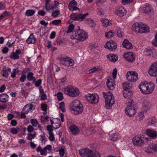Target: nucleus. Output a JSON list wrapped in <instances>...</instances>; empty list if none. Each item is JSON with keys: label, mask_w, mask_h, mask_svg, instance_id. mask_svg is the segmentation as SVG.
Returning <instances> with one entry per match:
<instances>
[{"label": "nucleus", "mask_w": 157, "mask_h": 157, "mask_svg": "<svg viewBox=\"0 0 157 157\" xmlns=\"http://www.w3.org/2000/svg\"><path fill=\"white\" fill-rule=\"evenodd\" d=\"M57 96L59 101H61L63 98V94L61 92H58L57 94Z\"/></svg>", "instance_id": "5fc2aeb1"}, {"label": "nucleus", "mask_w": 157, "mask_h": 157, "mask_svg": "<svg viewBox=\"0 0 157 157\" xmlns=\"http://www.w3.org/2000/svg\"><path fill=\"white\" fill-rule=\"evenodd\" d=\"M50 0H45V8L47 11L53 10L55 8V6L50 2Z\"/></svg>", "instance_id": "6ab92c4d"}, {"label": "nucleus", "mask_w": 157, "mask_h": 157, "mask_svg": "<svg viewBox=\"0 0 157 157\" xmlns=\"http://www.w3.org/2000/svg\"><path fill=\"white\" fill-rule=\"evenodd\" d=\"M101 22L102 26L107 27L111 25L112 21L107 19L103 18L101 20Z\"/></svg>", "instance_id": "cd10ccee"}, {"label": "nucleus", "mask_w": 157, "mask_h": 157, "mask_svg": "<svg viewBox=\"0 0 157 157\" xmlns=\"http://www.w3.org/2000/svg\"><path fill=\"white\" fill-rule=\"evenodd\" d=\"M107 86L109 90H113L115 88V84L110 80V78H109L106 82Z\"/></svg>", "instance_id": "b1692460"}, {"label": "nucleus", "mask_w": 157, "mask_h": 157, "mask_svg": "<svg viewBox=\"0 0 157 157\" xmlns=\"http://www.w3.org/2000/svg\"><path fill=\"white\" fill-rule=\"evenodd\" d=\"M138 117L140 120H142L144 117V112H140L138 114Z\"/></svg>", "instance_id": "0e129e2a"}, {"label": "nucleus", "mask_w": 157, "mask_h": 157, "mask_svg": "<svg viewBox=\"0 0 157 157\" xmlns=\"http://www.w3.org/2000/svg\"><path fill=\"white\" fill-rule=\"evenodd\" d=\"M88 25L91 27H94L95 24L94 21L90 18H88L86 19Z\"/></svg>", "instance_id": "4c0bfd02"}, {"label": "nucleus", "mask_w": 157, "mask_h": 157, "mask_svg": "<svg viewBox=\"0 0 157 157\" xmlns=\"http://www.w3.org/2000/svg\"><path fill=\"white\" fill-rule=\"evenodd\" d=\"M35 13V11L33 10H26L25 14L29 16L33 15Z\"/></svg>", "instance_id": "79ce46f5"}, {"label": "nucleus", "mask_w": 157, "mask_h": 157, "mask_svg": "<svg viewBox=\"0 0 157 157\" xmlns=\"http://www.w3.org/2000/svg\"><path fill=\"white\" fill-rule=\"evenodd\" d=\"M77 5V3L76 2L75 0H72L69 4L68 8L71 11L79 10V8L76 7Z\"/></svg>", "instance_id": "f3484780"}, {"label": "nucleus", "mask_w": 157, "mask_h": 157, "mask_svg": "<svg viewBox=\"0 0 157 157\" xmlns=\"http://www.w3.org/2000/svg\"><path fill=\"white\" fill-rule=\"evenodd\" d=\"M33 73L32 72H29L27 74V79L29 81L35 82L36 80L35 77H33Z\"/></svg>", "instance_id": "72a5a7b5"}, {"label": "nucleus", "mask_w": 157, "mask_h": 157, "mask_svg": "<svg viewBox=\"0 0 157 157\" xmlns=\"http://www.w3.org/2000/svg\"><path fill=\"white\" fill-rule=\"evenodd\" d=\"M126 78L128 81L135 82L138 79V74L135 71H128L126 74Z\"/></svg>", "instance_id": "f8f14e48"}, {"label": "nucleus", "mask_w": 157, "mask_h": 157, "mask_svg": "<svg viewBox=\"0 0 157 157\" xmlns=\"http://www.w3.org/2000/svg\"><path fill=\"white\" fill-rule=\"evenodd\" d=\"M144 54L145 55L152 57H155V55L154 54L152 50L147 49L144 52Z\"/></svg>", "instance_id": "2f4dec72"}, {"label": "nucleus", "mask_w": 157, "mask_h": 157, "mask_svg": "<svg viewBox=\"0 0 157 157\" xmlns=\"http://www.w3.org/2000/svg\"><path fill=\"white\" fill-rule=\"evenodd\" d=\"M10 58L14 59H17L19 58V56L17 54L13 52L12 55L10 56Z\"/></svg>", "instance_id": "864d4df0"}, {"label": "nucleus", "mask_w": 157, "mask_h": 157, "mask_svg": "<svg viewBox=\"0 0 157 157\" xmlns=\"http://www.w3.org/2000/svg\"><path fill=\"white\" fill-rule=\"evenodd\" d=\"M65 107L64 103L63 101H62L59 103V109H61L63 112H64L65 111Z\"/></svg>", "instance_id": "de8ad7c7"}, {"label": "nucleus", "mask_w": 157, "mask_h": 157, "mask_svg": "<svg viewBox=\"0 0 157 157\" xmlns=\"http://www.w3.org/2000/svg\"><path fill=\"white\" fill-rule=\"evenodd\" d=\"M115 14L119 17H123L126 14V11L122 7H117L115 11Z\"/></svg>", "instance_id": "dca6fc26"}, {"label": "nucleus", "mask_w": 157, "mask_h": 157, "mask_svg": "<svg viewBox=\"0 0 157 157\" xmlns=\"http://www.w3.org/2000/svg\"><path fill=\"white\" fill-rule=\"evenodd\" d=\"M20 130L19 128L16 127L15 128H13L10 129L11 132L13 134H17L19 131Z\"/></svg>", "instance_id": "c03bdc74"}, {"label": "nucleus", "mask_w": 157, "mask_h": 157, "mask_svg": "<svg viewBox=\"0 0 157 157\" xmlns=\"http://www.w3.org/2000/svg\"><path fill=\"white\" fill-rule=\"evenodd\" d=\"M27 129L28 132L29 133H30L33 132L34 129L33 127V126L31 125H29L28 126Z\"/></svg>", "instance_id": "680f3d73"}, {"label": "nucleus", "mask_w": 157, "mask_h": 157, "mask_svg": "<svg viewBox=\"0 0 157 157\" xmlns=\"http://www.w3.org/2000/svg\"><path fill=\"white\" fill-rule=\"evenodd\" d=\"M132 29L135 32L140 33H146L150 32L148 26L142 23H136L132 26Z\"/></svg>", "instance_id": "7ed1b4c3"}, {"label": "nucleus", "mask_w": 157, "mask_h": 157, "mask_svg": "<svg viewBox=\"0 0 157 157\" xmlns=\"http://www.w3.org/2000/svg\"><path fill=\"white\" fill-rule=\"evenodd\" d=\"M105 47L108 48L111 51H115L117 49V45L115 42L111 40L106 43Z\"/></svg>", "instance_id": "2eb2a0df"}, {"label": "nucleus", "mask_w": 157, "mask_h": 157, "mask_svg": "<svg viewBox=\"0 0 157 157\" xmlns=\"http://www.w3.org/2000/svg\"><path fill=\"white\" fill-rule=\"evenodd\" d=\"M83 108L82 104L78 100H75L72 102L71 108L72 113L77 115L81 113L83 111Z\"/></svg>", "instance_id": "423d86ee"}, {"label": "nucleus", "mask_w": 157, "mask_h": 157, "mask_svg": "<svg viewBox=\"0 0 157 157\" xmlns=\"http://www.w3.org/2000/svg\"><path fill=\"white\" fill-rule=\"evenodd\" d=\"M30 123L32 125V126L35 127H37L40 130H41V126L39 124L37 120L35 119H32L30 120Z\"/></svg>", "instance_id": "412c9836"}, {"label": "nucleus", "mask_w": 157, "mask_h": 157, "mask_svg": "<svg viewBox=\"0 0 157 157\" xmlns=\"http://www.w3.org/2000/svg\"><path fill=\"white\" fill-rule=\"evenodd\" d=\"M69 128L71 133L74 135L78 134L80 131L79 129L76 126L74 125L70 126Z\"/></svg>", "instance_id": "4be33fe9"}, {"label": "nucleus", "mask_w": 157, "mask_h": 157, "mask_svg": "<svg viewBox=\"0 0 157 157\" xmlns=\"http://www.w3.org/2000/svg\"><path fill=\"white\" fill-rule=\"evenodd\" d=\"M149 75L151 76H157V63L152 64L148 71Z\"/></svg>", "instance_id": "ddd939ff"}, {"label": "nucleus", "mask_w": 157, "mask_h": 157, "mask_svg": "<svg viewBox=\"0 0 157 157\" xmlns=\"http://www.w3.org/2000/svg\"><path fill=\"white\" fill-rule=\"evenodd\" d=\"M56 124H52V127L55 129L59 128L61 125L60 121V122L56 123Z\"/></svg>", "instance_id": "6e6d98bb"}, {"label": "nucleus", "mask_w": 157, "mask_h": 157, "mask_svg": "<svg viewBox=\"0 0 157 157\" xmlns=\"http://www.w3.org/2000/svg\"><path fill=\"white\" fill-rule=\"evenodd\" d=\"M123 33L120 29H118L117 32V35L119 37H122L123 36Z\"/></svg>", "instance_id": "e2e57ef3"}, {"label": "nucleus", "mask_w": 157, "mask_h": 157, "mask_svg": "<svg viewBox=\"0 0 157 157\" xmlns=\"http://www.w3.org/2000/svg\"><path fill=\"white\" fill-rule=\"evenodd\" d=\"M85 98L87 101L91 104H97L99 101V96L96 93L87 94L85 96Z\"/></svg>", "instance_id": "6e6552de"}, {"label": "nucleus", "mask_w": 157, "mask_h": 157, "mask_svg": "<svg viewBox=\"0 0 157 157\" xmlns=\"http://www.w3.org/2000/svg\"><path fill=\"white\" fill-rule=\"evenodd\" d=\"M50 121L52 125L55 124V123H59L60 121V120L58 118H54L53 120H50Z\"/></svg>", "instance_id": "bf43d9fd"}, {"label": "nucleus", "mask_w": 157, "mask_h": 157, "mask_svg": "<svg viewBox=\"0 0 157 157\" xmlns=\"http://www.w3.org/2000/svg\"><path fill=\"white\" fill-rule=\"evenodd\" d=\"M61 22L60 19H56L52 21V23L54 25H58Z\"/></svg>", "instance_id": "8fccbe9b"}, {"label": "nucleus", "mask_w": 157, "mask_h": 157, "mask_svg": "<svg viewBox=\"0 0 157 157\" xmlns=\"http://www.w3.org/2000/svg\"><path fill=\"white\" fill-rule=\"evenodd\" d=\"M33 83H35V85L36 87H38L40 86V85L42 83V80L41 79H39L37 81L35 82H33Z\"/></svg>", "instance_id": "3c124183"}, {"label": "nucleus", "mask_w": 157, "mask_h": 157, "mask_svg": "<svg viewBox=\"0 0 157 157\" xmlns=\"http://www.w3.org/2000/svg\"><path fill=\"white\" fill-rule=\"evenodd\" d=\"M122 86L124 90H128V89H130L132 87V84L129 83L127 82L123 83Z\"/></svg>", "instance_id": "c9c22d12"}, {"label": "nucleus", "mask_w": 157, "mask_h": 157, "mask_svg": "<svg viewBox=\"0 0 157 157\" xmlns=\"http://www.w3.org/2000/svg\"><path fill=\"white\" fill-rule=\"evenodd\" d=\"M88 15V13H86L85 14H78L76 15V20L82 21L86 18V16Z\"/></svg>", "instance_id": "f704fd0d"}, {"label": "nucleus", "mask_w": 157, "mask_h": 157, "mask_svg": "<svg viewBox=\"0 0 157 157\" xmlns=\"http://www.w3.org/2000/svg\"><path fill=\"white\" fill-rule=\"evenodd\" d=\"M63 90L65 94L71 97H77L80 94L79 90L72 85H69L64 88Z\"/></svg>", "instance_id": "f03ea898"}, {"label": "nucleus", "mask_w": 157, "mask_h": 157, "mask_svg": "<svg viewBox=\"0 0 157 157\" xmlns=\"http://www.w3.org/2000/svg\"><path fill=\"white\" fill-rule=\"evenodd\" d=\"M34 109L33 106L31 104H28L25 105L22 108V110L25 113H28L29 112H32V110Z\"/></svg>", "instance_id": "a211bd4d"}, {"label": "nucleus", "mask_w": 157, "mask_h": 157, "mask_svg": "<svg viewBox=\"0 0 157 157\" xmlns=\"http://www.w3.org/2000/svg\"><path fill=\"white\" fill-rule=\"evenodd\" d=\"M88 33L82 29H79L75 33L71 36L70 38L72 40L76 39L80 41H84L88 37Z\"/></svg>", "instance_id": "20e7f679"}, {"label": "nucleus", "mask_w": 157, "mask_h": 157, "mask_svg": "<svg viewBox=\"0 0 157 157\" xmlns=\"http://www.w3.org/2000/svg\"><path fill=\"white\" fill-rule=\"evenodd\" d=\"M102 94L105 99L106 108L107 109H110L112 105L115 102L112 93L111 92L109 91L108 93L103 92Z\"/></svg>", "instance_id": "39448f33"}, {"label": "nucleus", "mask_w": 157, "mask_h": 157, "mask_svg": "<svg viewBox=\"0 0 157 157\" xmlns=\"http://www.w3.org/2000/svg\"><path fill=\"white\" fill-rule=\"evenodd\" d=\"M40 153L41 155H45L46 156L47 154V151L45 149V148H43L42 149V150H41V152H40Z\"/></svg>", "instance_id": "774afa93"}, {"label": "nucleus", "mask_w": 157, "mask_h": 157, "mask_svg": "<svg viewBox=\"0 0 157 157\" xmlns=\"http://www.w3.org/2000/svg\"><path fill=\"white\" fill-rule=\"evenodd\" d=\"M65 147H63L61 149H59V152L60 157H63L65 154Z\"/></svg>", "instance_id": "a18cd8bd"}, {"label": "nucleus", "mask_w": 157, "mask_h": 157, "mask_svg": "<svg viewBox=\"0 0 157 157\" xmlns=\"http://www.w3.org/2000/svg\"><path fill=\"white\" fill-rule=\"evenodd\" d=\"M101 69V66H96L90 69L89 71V72L90 74L99 71Z\"/></svg>", "instance_id": "473e14b6"}, {"label": "nucleus", "mask_w": 157, "mask_h": 157, "mask_svg": "<svg viewBox=\"0 0 157 157\" xmlns=\"http://www.w3.org/2000/svg\"><path fill=\"white\" fill-rule=\"evenodd\" d=\"M26 41L27 43L29 44H34L36 41V38L33 34H31Z\"/></svg>", "instance_id": "c756f323"}, {"label": "nucleus", "mask_w": 157, "mask_h": 157, "mask_svg": "<svg viewBox=\"0 0 157 157\" xmlns=\"http://www.w3.org/2000/svg\"><path fill=\"white\" fill-rule=\"evenodd\" d=\"M59 63L66 66H72L74 64L73 59L68 57H61L59 58Z\"/></svg>", "instance_id": "9b49d317"}, {"label": "nucleus", "mask_w": 157, "mask_h": 157, "mask_svg": "<svg viewBox=\"0 0 157 157\" xmlns=\"http://www.w3.org/2000/svg\"><path fill=\"white\" fill-rule=\"evenodd\" d=\"M153 144L151 145L149 147H148L145 148L144 151L145 152L148 153H152V150H153L152 147L153 146Z\"/></svg>", "instance_id": "37998d69"}, {"label": "nucleus", "mask_w": 157, "mask_h": 157, "mask_svg": "<svg viewBox=\"0 0 157 157\" xmlns=\"http://www.w3.org/2000/svg\"><path fill=\"white\" fill-rule=\"evenodd\" d=\"M26 79V75L25 74L22 75L20 78V80L21 82H24Z\"/></svg>", "instance_id": "4d7b16f0"}, {"label": "nucleus", "mask_w": 157, "mask_h": 157, "mask_svg": "<svg viewBox=\"0 0 157 157\" xmlns=\"http://www.w3.org/2000/svg\"><path fill=\"white\" fill-rule=\"evenodd\" d=\"M107 57L109 59L113 62H115L118 59V56L116 55H113L112 54H108L107 56Z\"/></svg>", "instance_id": "c85d7f7f"}, {"label": "nucleus", "mask_w": 157, "mask_h": 157, "mask_svg": "<svg viewBox=\"0 0 157 157\" xmlns=\"http://www.w3.org/2000/svg\"><path fill=\"white\" fill-rule=\"evenodd\" d=\"M117 73V70L115 68L113 69V77L114 79H115L116 77V75Z\"/></svg>", "instance_id": "338daca9"}, {"label": "nucleus", "mask_w": 157, "mask_h": 157, "mask_svg": "<svg viewBox=\"0 0 157 157\" xmlns=\"http://www.w3.org/2000/svg\"><path fill=\"white\" fill-rule=\"evenodd\" d=\"M74 26L73 25L71 24L68 27L67 33H68L72 32L74 30Z\"/></svg>", "instance_id": "09e8293b"}, {"label": "nucleus", "mask_w": 157, "mask_h": 157, "mask_svg": "<svg viewBox=\"0 0 157 157\" xmlns=\"http://www.w3.org/2000/svg\"><path fill=\"white\" fill-rule=\"evenodd\" d=\"M130 101L128 103V104L125 109V111L126 115L129 117H132L136 114L135 109L132 103L133 101L130 99Z\"/></svg>", "instance_id": "0eeeda50"}, {"label": "nucleus", "mask_w": 157, "mask_h": 157, "mask_svg": "<svg viewBox=\"0 0 157 157\" xmlns=\"http://www.w3.org/2000/svg\"><path fill=\"white\" fill-rule=\"evenodd\" d=\"M147 124L149 126H155L156 124V120L154 117H150L147 120Z\"/></svg>", "instance_id": "bb28decb"}, {"label": "nucleus", "mask_w": 157, "mask_h": 157, "mask_svg": "<svg viewBox=\"0 0 157 157\" xmlns=\"http://www.w3.org/2000/svg\"><path fill=\"white\" fill-rule=\"evenodd\" d=\"M152 44L157 47V33L155 36V40L152 41Z\"/></svg>", "instance_id": "052dcab7"}, {"label": "nucleus", "mask_w": 157, "mask_h": 157, "mask_svg": "<svg viewBox=\"0 0 157 157\" xmlns=\"http://www.w3.org/2000/svg\"><path fill=\"white\" fill-rule=\"evenodd\" d=\"M146 133L153 139H155L157 138V132L155 131L148 129L146 131Z\"/></svg>", "instance_id": "aec40b11"}, {"label": "nucleus", "mask_w": 157, "mask_h": 157, "mask_svg": "<svg viewBox=\"0 0 157 157\" xmlns=\"http://www.w3.org/2000/svg\"><path fill=\"white\" fill-rule=\"evenodd\" d=\"M124 58L128 61L130 62H133L135 59V54L132 52H126L123 54Z\"/></svg>", "instance_id": "4468645a"}, {"label": "nucleus", "mask_w": 157, "mask_h": 157, "mask_svg": "<svg viewBox=\"0 0 157 157\" xmlns=\"http://www.w3.org/2000/svg\"><path fill=\"white\" fill-rule=\"evenodd\" d=\"M114 33L112 30L105 33V36L107 38H111L114 36Z\"/></svg>", "instance_id": "ea45409f"}, {"label": "nucleus", "mask_w": 157, "mask_h": 157, "mask_svg": "<svg viewBox=\"0 0 157 157\" xmlns=\"http://www.w3.org/2000/svg\"><path fill=\"white\" fill-rule=\"evenodd\" d=\"M17 68L13 69L12 72L11 73V77L12 78H14L16 77V73L18 72L17 71Z\"/></svg>", "instance_id": "49530a36"}, {"label": "nucleus", "mask_w": 157, "mask_h": 157, "mask_svg": "<svg viewBox=\"0 0 157 157\" xmlns=\"http://www.w3.org/2000/svg\"><path fill=\"white\" fill-rule=\"evenodd\" d=\"M132 142L133 144L137 147H141L145 144L144 139L143 137L140 135H137L132 139Z\"/></svg>", "instance_id": "1a4fd4ad"}, {"label": "nucleus", "mask_w": 157, "mask_h": 157, "mask_svg": "<svg viewBox=\"0 0 157 157\" xmlns=\"http://www.w3.org/2000/svg\"><path fill=\"white\" fill-rule=\"evenodd\" d=\"M124 97L125 98H130L132 95V93L131 91L124 90L123 91Z\"/></svg>", "instance_id": "7c9ffc66"}, {"label": "nucleus", "mask_w": 157, "mask_h": 157, "mask_svg": "<svg viewBox=\"0 0 157 157\" xmlns=\"http://www.w3.org/2000/svg\"><path fill=\"white\" fill-rule=\"evenodd\" d=\"M40 100L44 101L47 99V95L45 93L40 94Z\"/></svg>", "instance_id": "69168bd1"}, {"label": "nucleus", "mask_w": 157, "mask_h": 157, "mask_svg": "<svg viewBox=\"0 0 157 157\" xmlns=\"http://www.w3.org/2000/svg\"><path fill=\"white\" fill-rule=\"evenodd\" d=\"M2 76L5 78H7L8 77L9 73L7 70L3 69L0 72Z\"/></svg>", "instance_id": "e433bc0d"}, {"label": "nucleus", "mask_w": 157, "mask_h": 157, "mask_svg": "<svg viewBox=\"0 0 157 157\" xmlns=\"http://www.w3.org/2000/svg\"><path fill=\"white\" fill-rule=\"evenodd\" d=\"M79 153L81 157H94V152L87 148L80 149Z\"/></svg>", "instance_id": "9d476101"}, {"label": "nucleus", "mask_w": 157, "mask_h": 157, "mask_svg": "<svg viewBox=\"0 0 157 157\" xmlns=\"http://www.w3.org/2000/svg\"><path fill=\"white\" fill-rule=\"evenodd\" d=\"M59 14L60 11L58 10H56L52 13V16L54 17H57Z\"/></svg>", "instance_id": "603ef678"}, {"label": "nucleus", "mask_w": 157, "mask_h": 157, "mask_svg": "<svg viewBox=\"0 0 157 157\" xmlns=\"http://www.w3.org/2000/svg\"><path fill=\"white\" fill-rule=\"evenodd\" d=\"M142 9L144 13L150 12L152 10V7L148 4H146L143 6Z\"/></svg>", "instance_id": "393cba45"}, {"label": "nucleus", "mask_w": 157, "mask_h": 157, "mask_svg": "<svg viewBox=\"0 0 157 157\" xmlns=\"http://www.w3.org/2000/svg\"><path fill=\"white\" fill-rule=\"evenodd\" d=\"M122 45L124 47L127 49H131L132 48L131 44L127 39H124L122 43Z\"/></svg>", "instance_id": "5701e85b"}, {"label": "nucleus", "mask_w": 157, "mask_h": 157, "mask_svg": "<svg viewBox=\"0 0 157 157\" xmlns=\"http://www.w3.org/2000/svg\"><path fill=\"white\" fill-rule=\"evenodd\" d=\"M139 88L144 94H147L151 93L155 89L154 84L151 82H141L139 85Z\"/></svg>", "instance_id": "f257e3e1"}, {"label": "nucleus", "mask_w": 157, "mask_h": 157, "mask_svg": "<svg viewBox=\"0 0 157 157\" xmlns=\"http://www.w3.org/2000/svg\"><path fill=\"white\" fill-rule=\"evenodd\" d=\"M49 140L51 141H53L55 140V137L52 132H49Z\"/></svg>", "instance_id": "13d9d810"}, {"label": "nucleus", "mask_w": 157, "mask_h": 157, "mask_svg": "<svg viewBox=\"0 0 157 157\" xmlns=\"http://www.w3.org/2000/svg\"><path fill=\"white\" fill-rule=\"evenodd\" d=\"M9 99V97L6 94H0V101L6 103L7 102Z\"/></svg>", "instance_id": "a878e982"}, {"label": "nucleus", "mask_w": 157, "mask_h": 157, "mask_svg": "<svg viewBox=\"0 0 157 157\" xmlns=\"http://www.w3.org/2000/svg\"><path fill=\"white\" fill-rule=\"evenodd\" d=\"M142 105L144 109H147L149 108L150 103L148 101L145 100L143 101Z\"/></svg>", "instance_id": "a19ab883"}, {"label": "nucleus", "mask_w": 157, "mask_h": 157, "mask_svg": "<svg viewBox=\"0 0 157 157\" xmlns=\"http://www.w3.org/2000/svg\"><path fill=\"white\" fill-rule=\"evenodd\" d=\"M36 132H34L33 134H28L26 138L29 140H31L36 136Z\"/></svg>", "instance_id": "58836bf2"}]
</instances>
